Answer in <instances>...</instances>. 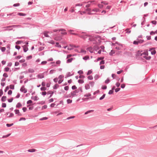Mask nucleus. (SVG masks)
<instances>
[{"label": "nucleus", "instance_id": "13d9d810", "mask_svg": "<svg viewBox=\"0 0 157 157\" xmlns=\"http://www.w3.org/2000/svg\"><path fill=\"white\" fill-rule=\"evenodd\" d=\"M109 78H108L105 81V83L107 84L109 82Z\"/></svg>", "mask_w": 157, "mask_h": 157}, {"label": "nucleus", "instance_id": "603ef678", "mask_svg": "<svg viewBox=\"0 0 157 157\" xmlns=\"http://www.w3.org/2000/svg\"><path fill=\"white\" fill-rule=\"evenodd\" d=\"M27 66V64L26 63H24L22 64V66L23 67H25Z\"/></svg>", "mask_w": 157, "mask_h": 157}, {"label": "nucleus", "instance_id": "ddd939ff", "mask_svg": "<svg viewBox=\"0 0 157 157\" xmlns=\"http://www.w3.org/2000/svg\"><path fill=\"white\" fill-rule=\"evenodd\" d=\"M59 31H61V33L62 34H67V33L65 32V30L64 29H60L59 30Z\"/></svg>", "mask_w": 157, "mask_h": 157}, {"label": "nucleus", "instance_id": "39448f33", "mask_svg": "<svg viewBox=\"0 0 157 157\" xmlns=\"http://www.w3.org/2000/svg\"><path fill=\"white\" fill-rule=\"evenodd\" d=\"M89 39L90 41L92 42L94 44V40H95V36H92L89 35Z\"/></svg>", "mask_w": 157, "mask_h": 157}, {"label": "nucleus", "instance_id": "79ce46f5", "mask_svg": "<svg viewBox=\"0 0 157 157\" xmlns=\"http://www.w3.org/2000/svg\"><path fill=\"white\" fill-rule=\"evenodd\" d=\"M92 71L91 70H89L88 71L87 75H89L90 74L92 73Z\"/></svg>", "mask_w": 157, "mask_h": 157}, {"label": "nucleus", "instance_id": "c756f323", "mask_svg": "<svg viewBox=\"0 0 157 157\" xmlns=\"http://www.w3.org/2000/svg\"><path fill=\"white\" fill-rule=\"evenodd\" d=\"M55 46L56 47H59V48H61V46L60 45H59V43H58V42H56V45H55Z\"/></svg>", "mask_w": 157, "mask_h": 157}, {"label": "nucleus", "instance_id": "b1692460", "mask_svg": "<svg viewBox=\"0 0 157 157\" xmlns=\"http://www.w3.org/2000/svg\"><path fill=\"white\" fill-rule=\"evenodd\" d=\"M73 60V58H71L70 59H68L67 60V63H71L72 62V61Z\"/></svg>", "mask_w": 157, "mask_h": 157}, {"label": "nucleus", "instance_id": "864d4df0", "mask_svg": "<svg viewBox=\"0 0 157 157\" xmlns=\"http://www.w3.org/2000/svg\"><path fill=\"white\" fill-rule=\"evenodd\" d=\"M98 6L100 8H102L103 7V5L101 4L98 5Z\"/></svg>", "mask_w": 157, "mask_h": 157}, {"label": "nucleus", "instance_id": "a878e982", "mask_svg": "<svg viewBox=\"0 0 157 157\" xmlns=\"http://www.w3.org/2000/svg\"><path fill=\"white\" fill-rule=\"evenodd\" d=\"M61 39H62V38L61 37H56L54 38L55 40H57V41L59 40H60Z\"/></svg>", "mask_w": 157, "mask_h": 157}, {"label": "nucleus", "instance_id": "bb28decb", "mask_svg": "<svg viewBox=\"0 0 157 157\" xmlns=\"http://www.w3.org/2000/svg\"><path fill=\"white\" fill-rule=\"evenodd\" d=\"M10 69V68L8 67H6L5 68L4 70V71L6 72H8V71Z\"/></svg>", "mask_w": 157, "mask_h": 157}, {"label": "nucleus", "instance_id": "052dcab7", "mask_svg": "<svg viewBox=\"0 0 157 157\" xmlns=\"http://www.w3.org/2000/svg\"><path fill=\"white\" fill-rule=\"evenodd\" d=\"M26 120V119L24 117H21L20 118L19 120V121H21L22 120L25 121Z\"/></svg>", "mask_w": 157, "mask_h": 157}, {"label": "nucleus", "instance_id": "dca6fc26", "mask_svg": "<svg viewBox=\"0 0 157 157\" xmlns=\"http://www.w3.org/2000/svg\"><path fill=\"white\" fill-rule=\"evenodd\" d=\"M48 33H50V32H46V31L44 32V35L45 37H49V36L48 35Z\"/></svg>", "mask_w": 157, "mask_h": 157}, {"label": "nucleus", "instance_id": "4be33fe9", "mask_svg": "<svg viewBox=\"0 0 157 157\" xmlns=\"http://www.w3.org/2000/svg\"><path fill=\"white\" fill-rule=\"evenodd\" d=\"M22 105L19 102L17 103V104L16 105V106L17 108H20V107H21Z\"/></svg>", "mask_w": 157, "mask_h": 157}, {"label": "nucleus", "instance_id": "5fc2aeb1", "mask_svg": "<svg viewBox=\"0 0 157 157\" xmlns=\"http://www.w3.org/2000/svg\"><path fill=\"white\" fill-rule=\"evenodd\" d=\"M121 87L122 88H124L125 87V84H121Z\"/></svg>", "mask_w": 157, "mask_h": 157}, {"label": "nucleus", "instance_id": "f03ea898", "mask_svg": "<svg viewBox=\"0 0 157 157\" xmlns=\"http://www.w3.org/2000/svg\"><path fill=\"white\" fill-rule=\"evenodd\" d=\"M21 25H12L11 26H6V27H3V28L4 29L5 31H9L13 30V27H21Z\"/></svg>", "mask_w": 157, "mask_h": 157}, {"label": "nucleus", "instance_id": "20e7f679", "mask_svg": "<svg viewBox=\"0 0 157 157\" xmlns=\"http://www.w3.org/2000/svg\"><path fill=\"white\" fill-rule=\"evenodd\" d=\"M100 37L98 36H95V40L94 44H98L101 42Z\"/></svg>", "mask_w": 157, "mask_h": 157}, {"label": "nucleus", "instance_id": "09e8293b", "mask_svg": "<svg viewBox=\"0 0 157 157\" xmlns=\"http://www.w3.org/2000/svg\"><path fill=\"white\" fill-rule=\"evenodd\" d=\"M13 125V123L11 124H6V126L8 127H10V126H12Z\"/></svg>", "mask_w": 157, "mask_h": 157}, {"label": "nucleus", "instance_id": "9d476101", "mask_svg": "<svg viewBox=\"0 0 157 157\" xmlns=\"http://www.w3.org/2000/svg\"><path fill=\"white\" fill-rule=\"evenodd\" d=\"M86 2H83L77 4L75 5V6H82V5L86 4Z\"/></svg>", "mask_w": 157, "mask_h": 157}, {"label": "nucleus", "instance_id": "1a4fd4ad", "mask_svg": "<svg viewBox=\"0 0 157 157\" xmlns=\"http://www.w3.org/2000/svg\"><path fill=\"white\" fill-rule=\"evenodd\" d=\"M93 2V1H91L87 2H86V3H87V4L86 6V8H89V7L91 5L90 3H89L90 2V3H92Z\"/></svg>", "mask_w": 157, "mask_h": 157}, {"label": "nucleus", "instance_id": "cd10ccee", "mask_svg": "<svg viewBox=\"0 0 157 157\" xmlns=\"http://www.w3.org/2000/svg\"><path fill=\"white\" fill-rule=\"evenodd\" d=\"M76 91H74L73 93H71V95L72 96V97H74L76 95Z\"/></svg>", "mask_w": 157, "mask_h": 157}, {"label": "nucleus", "instance_id": "7c9ffc66", "mask_svg": "<svg viewBox=\"0 0 157 157\" xmlns=\"http://www.w3.org/2000/svg\"><path fill=\"white\" fill-rule=\"evenodd\" d=\"M3 76L5 78H7L8 76V75L6 73H5L3 74Z\"/></svg>", "mask_w": 157, "mask_h": 157}, {"label": "nucleus", "instance_id": "412c9836", "mask_svg": "<svg viewBox=\"0 0 157 157\" xmlns=\"http://www.w3.org/2000/svg\"><path fill=\"white\" fill-rule=\"evenodd\" d=\"M17 15L22 16H24L26 15V14L24 13H17Z\"/></svg>", "mask_w": 157, "mask_h": 157}, {"label": "nucleus", "instance_id": "f257e3e1", "mask_svg": "<svg viewBox=\"0 0 157 157\" xmlns=\"http://www.w3.org/2000/svg\"><path fill=\"white\" fill-rule=\"evenodd\" d=\"M87 14L89 15H92L95 14L96 13L99 12V9L96 8L91 9L90 8H86V9Z\"/></svg>", "mask_w": 157, "mask_h": 157}, {"label": "nucleus", "instance_id": "5701e85b", "mask_svg": "<svg viewBox=\"0 0 157 157\" xmlns=\"http://www.w3.org/2000/svg\"><path fill=\"white\" fill-rule=\"evenodd\" d=\"M23 49H24V51L25 52H27L28 50V48L27 47H26V46L25 45L23 46Z\"/></svg>", "mask_w": 157, "mask_h": 157}, {"label": "nucleus", "instance_id": "473e14b6", "mask_svg": "<svg viewBox=\"0 0 157 157\" xmlns=\"http://www.w3.org/2000/svg\"><path fill=\"white\" fill-rule=\"evenodd\" d=\"M48 42L49 43L51 44H55L54 41L52 40H51L48 41Z\"/></svg>", "mask_w": 157, "mask_h": 157}, {"label": "nucleus", "instance_id": "69168bd1", "mask_svg": "<svg viewBox=\"0 0 157 157\" xmlns=\"http://www.w3.org/2000/svg\"><path fill=\"white\" fill-rule=\"evenodd\" d=\"M46 90V88L45 87H42L41 88V90Z\"/></svg>", "mask_w": 157, "mask_h": 157}, {"label": "nucleus", "instance_id": "2f4dec72", "mask_svg": "<svg viewBox=\"0 0 157 157\" xmlns=\"http://www.w3.org/2000/svg\"><path fill=\"white\" fill-rule=\"evenodd\" d=\"M72 31H73L71 30H70L69 31V33L71 34L76 35H78V34H76L75 33H72Z\"/></svg>", "mask_w": 157, "mask_h": 157}, {"label": "nucleus", "instance_id": "e2e57ef3", "mask_svg": "<svg viewBox=\"0 0 157 157\" xmlns=\"http://www.w3.org/2000/svg\"><path fill=\"white\" fill-rule=\"evenodd\" d=\"M64 77V76L62 75H60L59 76V77H58V78L60 79H61L62 78H63Z\"/></svg>", "mask_w": 157, "mask_h": 157}, {"label": "nucleus", "instance_id": "49530a36", "mask_svg": "<svg viewBox=\"0 0 157 157\" xmlns=\"http://www.w3.org/2000/svg\"><path fill=\"white\" fill-rule=\"evenodd\" d=\"M78 82L79 83H83L84 81L83 80L80 79V80H78Z\"/></svg>", "mask_w": 157, "mask_h": 157}, {"label": "nucleus", "instance_id": "e433bc0d", "mask_svg": "<svg viewBox=\"0 0 157 157\" xmlns=\"http://www.w3.org/2000/svg\"><path fill=\"white\" fill-rule=\"evenodd\" d=\"M105 94H104L99 99L100 100H101L103 99L105 96Z\"/></svg>", "mask_w": 157, "mask_h": 157}, {"label": "nucleus", "instance_id": "f3484780", "mask_svg": "<svg viewBox=\"0 0 157 157\" xmlns=\"http://www.w3.org/2000/svg\"><path fill=\"white\" fill-rule=\"evenodd\" d=\"M37 76L38 78H42L44 77V75L43 74H39Z\"/></svg>", "mask_w": 157, "mask_h": 157}, {"label": "nucleus", "instance_id": "37998d69", "mask_svg": "<svg viewBox=\"0 0 157 157\" xmlns=\"http://www.w3.org/2000/svg\"><path fill=\"white\" fill-rule=\"evenodd\" d=\"M6 49V48L4 47H2L1 48V50L3 52H4L5 51Z\"/></svg>", "mask_w": 157, "mask_h": 157}, {"label": "nucleus", "instance_id": "de8ad7c7", "mask_svg": "<svg viewBox=\"0 0 157 157\" xmlns=\"http://www.w3.org/2000/svg\"><path fill=\"white\" fill-rule=\"evenodd\" d=\"M88 78L90 80H92L93 79V77L91 75L89 76L88 77Z\"/></svg>", "mask_w": 157, "mask_h": 157}, {"label": "nucleus", "instance_id": "c9c22d12", "mask_svg": "<svg viewBox=\"0 0 157 157\" xmlns=\"http://www.w3.org/2000/svg\"><path fill=\"white\" fill-rule=\"evenodd\" d=\"M10 89H14V86L13 85H11L10 86Z\"/></svg>", "mask_w": 157, "mask_h": 157}, {"label": "nucleus", "instance_id": "4c0bfd02", "mask_svg": "<svg viewBox=\"0 0 157 157\" xmlns=\"http://www.w3.org/2000/svg\"><path fill=\"white\" fill-rule=\"evenodd\" d=\"M13 100V98H12L10 99H8V101L9 102H11Z\"/></svg>", "mask_w": 157, "mask_h": 157}, {"label": "nucleus", "instance_id": "8fccbe9b", "mask_svg": "<svg viewBox=\"0 0 157 157\" xmlns=\"http://www.w3.org/2000/svg\"><path fill=\"white\" fill-rule=\"evenodd\" d=\"M2 107L3 108L6 107V104L5 103H2Z\"/></svg>", "mask_w": 157, "mask_h": 157}, {"label": "nucleus", "instance_id": "680f3d73", "mask_svg": "<svg viewBox=\"0 0 157 157\" xmlns=\"http://www.w3.org/2000/svg\"><path fill=\"white\" fill-rule=\"evenodd\" d=\"M120 90V88H116L115 89V91L116 92H117L118 91H119Z\"/></svg>", "mask_w": 157, "mask_h": 157}, {"label": "nucleus", "instance_id": "7ed1b4c3", "mask_svg": "<svg viewBox=\"0 0 157 157\" xmlns=\"http://www.w3.org/2000/svg\"><path fill=\"white\" fill-rule=\"evenodd\" d=\"M141 55L144 58L148 60H150L151 58V57L150 56H148V54L147 51H145L144 52L142 53Z\"/></svg>", "mask_w": 157, "mask_h": 157}, {"label": "nucleus", "instance_id": "a19ab883", "mask_svg": "<svg viewBox=\"0 0 157 157\" xmlns=\"http://www.w3.org/2000/svg\"><path fill=\"white\" fill-rule=\"evenodd\" d=\"M58 86L59 85L58 84H56L54 86L53 88L55 89H56L58 88Z\"/></svg>", "mask_w": 157, "mask_h": 157}, {"label": "nucleus", "instance_id": "4d7b16f0", "mask_svg": "<svg viewBox=\"0 0 157 157\" xmlns=\"http://www.w3.org/2000/svg\"><path fill=\"white\" fill-rule=\"evenodd\" d=\"M25 59H22L21 60H20L19 62H20V63H24L25 62Z\"/></svg>", "mask_w": 157, "mask_h": 157}, {"label": "nucleus", "instance_id": "393cba45", "mask_svg": "<svg viewBox=\"0 0 157 157\" xmlns=\"http://www.w3.org/2000/svg\"><path fill=\"white\" fill-rule=\"evenodd\" d=\"M36 151V150L35 149H29L28 150V151L29 152H34L35 151Z\"/></svg>", "mask_w": 157, "mask_h": 157}, {"label": "nucleus", "instance_id": "bf43d9fd", "mask_svg": "<svg viewBox=\"0 0 157 157\" xmlns=\"http://www.w3.org/2000/svg\"><path fill=\"white\" fill-rule=\"evenodd\" d=\"M80 52H81V53H83L85 54L86 53V51H85V50H83L81 49V50Z\"/></svg>", "mask_w": 157, "mask_h": 157}, {"label": "nucleus", "instance_id": "3c124183", "mask_svg": "<svg viewBox=\"0 0 157 157\" xmlns=\"http://www.w3.org/2000/svg\"><path fill=\"white\" fill-rule=\"evenodd\" d=\"M12 91L11 90H9L8 92V94H9V95H11L12 94Z\"/></svg>", "mask_w": 157, "mask_h": 157}, {"label": "nucleus", "instance_id": "6e6552de", "mask_svg": "<svg viewBox=\"0 0 157 157\" xmlns=\"http://www.w3.org/2000/svg\"><path fill=\"white\" fill-rule=\"evenodd\" d=\"M149 51L151 52V53L152 55H154L156 53V51L154 48L151 49L149 50Z\"/></svg>", "mask_w": 157, "mask_h": 157}, {"label": "nucleus", "instance_id": "4468645a", "mask_svg": "<svg viewBox=\"0 0 157 157\" xmlns=\"http://www.w3.org/2000/svg\"><path fill=\"white\" fill-rule=\"evenodd\" d=\"M16 114H18L19 116H21V114L20 113L19 110L16 109L14 110Z\"/></svg>", "mask_w": 157, "mask_h": 157}, {"label": "nucleus", "instance_id": "c85d7f7f", "mask_svg": "<svg viewBox=\"0 0 157 157\" xmlns=\"http://www.w3.org/2000/svg\"><path fill=\"white\" fill-rule=\"evenodd\" d=\"M86 89L88 90L90 88V85L89 84H86L85 86Z\"/></svg>", "mask_w": 157, "mask_h": 157}, {"label": "nucleus", "instance_id": "423d86ee", "mask_svg": "<svg viewBox=\"0 0 157 157\" xmlns=\"http://www.w3.org/2000/svg\"><path fill=\"white\" fill-rule=\"evenodd\" d=\"M20 90L21 92L25 93L27 92V90L25 88L24 86H22L20 89Z\"/></svg>", "mask_w": 157, "mask_h": 157}, {"label": "nucleus", "instance_id": "a211bd4d", "mask_svg": "<svg viewBox=\"0 0 157 157\" xmlns=\"http://www.w3.org/2000/svg\"><path fill=\"white\" fill-rule=\"evenodd\" d=\"M93 48L94 50L97 51L99 49V48L98 46H97V45H96L94 46Z\"/></svg>", "mask_w": 157, "mask_h": 157}, {"label": "nucleus", "instance_id": "c03bdc74", "mask_svg": "<svg viewBox=\"0 0 157 157\" xmlns=\"http://www.w3.org/2000/svg\"><path fill=\"white\" fill-rule=\"evenodd\" d=\"M115 53V52L114 50H111V52L110 53V55H112L113 54Z\"/></svg>", "mask_w": 157, "mask_h": 157}, {"label": "nucleus", "instance_id": "aec40b11", "mask_svg": "<svg viewBox=\"0 0 157 157\" xmlns=\"http://www.w3.org/2000/svg\"><path fill=\"white\" fill-rule=\"evenodd\" d=\"M34 71L33 70V69L29 68L28 69V72L29 73H33L34 72Z\"/></svg>", "mask_w": 157, "mask_h": 157}, {"label": "nucleus", "instance_id": "2eb2a0df", "mask_svg": "<svg viewBox=\"0 0 157 157\" xmlns=\"http://www.w3.org/2000/svg\"><path fill=\"white\" fill-rule=\"evenodd\" d=\"M78 13H79V14L81 15H83V14H86V13H87V12H86V10L84 11H78Z\"/></svg>", "mask_w": 157, "mask_h": 157}, {"label": "nucleus", "instance_id": "6e6d98bb", "mask_svg": "<svg viewBox=\"0 0 157 157\" xmlns=\"http://www.w3.org/2000/svg\"><path fill=\"white\" fill-rule=\"evenodd\" d=\"M121 48V46H117V47H116V48H115L116 49H118V50H120Z\"/></svg>", "mask_w": 157, "mask_h": 157}, {"label": "nucleus", "instance_id": "0eeeda50", "mask_svg": "<svg viewBox=\"0 0 157 157\" xmlns=\"http://www.w3.org/2000/svg\"><path fill=\"white\" fill-rule=\"evenodd\" d=\"M89 35L86 34V35H84L79 36L81 38H82L83 39H86V38L89 37Z\"/></svg>", "mask_w": 157, "mask_h": 157}, {"label": "nucleus", "instance_id": "58836bf2", "mask_svg": "<svg viewBox=\"0 0 157 157\" xmlns=\"http://www.w3.org/2000/svg\"><path fill=\"white\" fill-rule=\"evenodd\" d=\"M133 44L135 45H138L139 44L138 41L137 40V41H134L133 42Z\"/></svg>", "mask_w": 157, "mask_h": 157}, {"label": "nucleus", "instance_id": "f8f14e48", "mask_svg": "<svg viewBox=\"0 0 157 157\" xmlns=\"http://www.w3.org/2000/svg\"><path fill=\"white\" fill-rule=\"evenodd\" d=\"M87 50L90 52L91 53H92L93 52V51H94L93 48H92L91 47L88 48Z\"/></svg>", "mask_w": 157, "mask_h": 157}, {"label": "nucleus", "instance_id": "0e129e2a", "mask_svg": "<svg viewBox=\"0 0 157 157\" xmlns=\"http://www.w3.org/2000/svg\"><path fill=\"white\" fill-rule=\"evenodd\" d=\"M20 94L19 93H18L16 97V98H19L20 97Z\"/></svg>", "mask_w": 157, "mask_h": 157}, {"label": "nucleus", "instance_id": "338daca9", "mask_svg": "<svg viewBox=\"0 0 157 157\" xmlns=\"http://www.w3.org/2000/svg\"><path fill=\"white\" fill-rule=\"evenodd\" d=\"M32 103V101L31 100H29L28 101H27V104H29L31 103Z\"/></svg>", "mask_w": 157, "mask_h": 157}, {"label": "nucleus", "instance_id": "a18cd8bd", "mask_svg": "<svg viewBox=\"0 0 157 157\" xmlns=\"http://www.w3.org/2000/svg\"><path fill=\"white\" fill-rule=\"evenodd\" d=\"M21 57V56H18L15 57V59H19Z\"/></svg>", "mask_w": 157, "mask_h": 157}, {"label": "nucleus", "instance_id": "774afa93", "mask_svg": "<svg viewBox=\"0 0 157 157\" xmlns=\"http://www.w3.org/2000/svg\"><path fill=\"white\" fill-rule=\"evenodd\" d=\"M47 61H43L41 62V64L42 65H44L45 64L47 63Z\"/></svg>", "mask_w": 157, "mask_h": 157}, {"label": "nucleus", "instance_id": "f704fd0d", "mask_svg": "<svg viewBox=\"0 0 157 157\" xmlns=\"http://www.w3.org/2000/svg\"><path fill=\"white\" fill-rule=\"evenodd\" d=\"M67 102L68 104L71 103L72 102V100L68 99L67 100Z\"/></svg>", "mask_w": 157, "mask_h": 157}, {"label": "nucleus", "instance_id": "72a5a7b5", "mask_svg": "<svg viewBox=\"0 0 157 157\" xmlns=\"http://www.w3.org/2000/svg\"><path fill=\"white\" fill-rule=\"evenodd\" d=\"M137 40L138 41V42L139 44L142 43L144 42V40H142L138 39Z\"/></svg>", "mask_w": 157, "mask_h": 157}, {"label": "nucleus", "instance_id": "ea45409f", "mask_svg": "<svg viewBox=\"0 0 157 157\" xmlns=\"http://www.w3.org/2000/svg\"><path fill=\"white\" fill-rule=\"evenodd\" d=\"M93 111H94L93 110H91L88 111L86 112H85V114H87L88 113H90L91 112H93Z\"/></svg>", "mask_w": 157, "mask_h": 157}, {"label": "nucleus", "instance_id": "6ab92c4d", "mask_svg": "<svg viewBox=\"0 0 157 157\" xmlns=\"http://www.w3.org/2000/svg\"><path fill=\"white\" fill-rule=\"evenodd\" d=\"M6 96H3L2 98V99H1V100H2V101H6Z\"/></svg>", "mask_w": 157, "mask_h": 157}, {"label": "nucleus", "instance_id": "9b49d317", "mask_svg": "<svg viewBox=\"0 0 157 157\" xmlns=\"http://www.w3.org/2000/svg\"><path fill=\"white\" fill-rule=\"evenodd\" d=\"M31 99L34 101H37L38 100L39 98L37 96H35L32 97Z\"/></svg>", "mask_w": 157, "mask_h": 157}]
</instances>
